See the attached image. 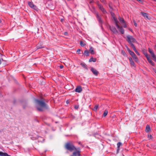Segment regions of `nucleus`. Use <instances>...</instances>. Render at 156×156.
<instances>
[{"label": "nucleus", "mask_w": 156, "mask_h": 156, "mask_svg": "<svg viewBox=\"0 0 156 156\" xmlns=\"http://www.w3.org/2000/svg\"><path fill=\"white\" fill-rule=\"evenodd\" d=\"M35 101L37 104V109L38 111H43L45 109H48L49 108V106L44 101L37 99Z\"/></svg>", "instance_id": "1"}, {"label": "nucleus", "mask_w": 156, "mask_h": 156, "mask_svg": "<svg viewBox=\"0 0 156 156\" xmlns=\"http://www.w3.org/2000/svg\"><path fill=\"white\" fill-rule=\"evenodd\" d=\"M65 147L66 149L72 151L73 150H76V148L71 143L68 142L66 143L65 145Z\"/></svg>", "instance_id": "2"}, {"label": "nucleus", "mask_w": 156, "mask_h": 156, "mask_svg": "<svg viewBox=\"0 0 156 156\" xmlns=\"http://www.w3.org/2000/svg\"><path fill=\"white\" fill-rule=\"evenodd\" d=\"M126 37V41L130 44L136 42V39L132 36L128 35Z\"/></svg>", "instance_id": "3"}, {"label": "nucleus", "mask_w": 156, "mask_h": 156, "mask_svg": "<svg viewBox=\"0 0 156 156\" xmlns=\"http://www.w3.org/2000/svg\"><path fill=\"white\" fill-rule=\"evenodd\" d=\"M97 4L99 9L102 12L103 14H105L107 13L106 10L104 8L102 5L100 4L99 1L97 2Z\"/></svg>", "instance_id": "4"}, {"label": "nucleus", "mask_w": 156, "mask_h": 156, "mask_svg": "<svg viewBox=\"0 0 156 156\" xmlns=\"http://www.w3.org/2000/svg\"><path fill=\"white\" fill-rule=\"evenodd\" d=\"M76 150V151L74 152L73 154L71 156H80V149L78 148Z\"/></svg>", "instance_id": "5"}, {"label": "nucleus", "mask_w": 156, "mask_h": 156, "mask_svg": "<svg viewBox=\"0 0 156 156\" xmlns=\"http://www.w3.org/2000/svg\"><path fill=\"white\" fill-rule=\"evenodd\" d=\"M28 4L29 6L35 10H37V7L36 6L34 5L32 2H28Z\"/></svg>", "instance_id": "6"}, {"label": "nucleus", "mask_w": 156, "mask_h": 156, "mask_svg": "<svg viewBox=\"0 0 156 156\" xmlns=\"http://www.w3.org/2000/svg\"><path fill=\"white\" fill-rule=\"evenodd\" d=\"M109 28L115 34H116L118 33L115 28L114 27L109 26Z\"/></svg>", "instance_id": "7"}, {"label": "nucleus", "mask_w": 156, "mask_h": 156, "mask_svg": "<svg viewBox=\"0 0 156 156\" xmlns=\"http://www.w3.org/2000/svg\"><path fill=\"white\" fill-rule=\"evenodd\" d=\"M95 14L96 16V17L98 20V21L99 23H101L102 22V20L101 19V16L100 15H99L98 13L97 12H96Z\"/></svg>", "instance_id": "8"}, {"label": "nucleus", "mask_w": 156, "mask_h": 156, "mask_svg": "<svg viewBox=\"0 0 156 156\" xmlns=\"http://www.w3.org/2000/svg\"><path fill=\"white\" fill-rule=\"evenodd\" d=\"M91 70L95 75L97 76L98 75V72L97 70L93 68H91Z\"/></svg>", "instance_id": "9"}, {"label": "nucleus", "mask_w": 156, "mask_h": 156, "mask_svg": "<svg viewBox=\"0 0 156 156\" xmlns=\"http://www.w3.org/2000/svg\"><path fill=\"white\" fill-rule=\"evenodd\" d=\"M75 91L77 92L80 93L82 91V88L81 86L77 87L75 89Z\"/></svg>", "instance_id": "10"}, {"label": "nucleus", "mask_w": 156, "mask_h": 156, "mask_svg": "<svg viewBox=\"0 0 156 156\" xmlns=\"http://www.w3.org/2000/svg\"><path fill=\"white\" fill-rule=\"evenodd\" d=\"M129 60L130 62V63L131 65L132 66H135V64L134 62L133 61V60L132 58L131 57L129 58Z\"/></svg>", "instance_id": "11"}, {"label": "nucleus", "mask_w": 156, "mask_h": 156, "mask_svg": "<svg viewBox=\"0 0 156 156\" xmlns=\"http://www.w3.org/2000/svg\"><path fill=\"white\" fill-rule=\"evenodd\" d=\"M0 156H11L8 155L7 153H4L2 151H0Z\"/></svg>", "instance_id": "12"}, {"label": "nucleus", "mask_w": 156, "mask_h": 156, "mask_svg": "<svg viewBox=\"0 0 156 156\" xmlns=\"http://www.w3.org/2000/svg\"><path fill=\"white\" fill-rule=\"evenodd\" d=\"M83 54L86 56H88L89 55V52L87 50H85L83 53Z\"/></svg>", "instance_id": "13"}, {"label": "nucleus", "mask_w": 156, "mask_h": 156, "mask_svg": "<svg viewBox=\"0 0 156 156\" xmlns=\"http://www.w3.org/2000/svg\"><path fill=\"white\" fill-rule=\"evenodd\" d=\"M97 59L96 58H94L93 57H91L89 60V62H96V61Z\"/></svg>", "instance_id": "14"}, {"label": "nucleus", "mask_w": 156, "mask_h": 156, "mask_svg": "<svg viewBox=\"0 0 156 156\" xmlns=\"http://www.w3.org/2000/svg\"><path fill=\"white\" fill-rule=\"evenodd\" d=\"M151 130V128L149 126L147 125L146 127L145 131L146 132H148Z\"/></svg>", "instance_id": "15"}, {"label": "nucleus", "mask_w": 156, "mask_h": 156, "mask_svg": "<svg viewBox=\"0 0 156 156\" xmlns=\"http://www.w3.org/2000/svg\"><path fill=\"white\" fill-rule=\"evenodd\" d=\"M118 28L119 29V31L122 34H124V30L122 27H120L119 26V28Z\"/></svg>", "instance_id": "16"}, {"label": "nucleus", "mask_w": 156, "mask_h": 156, "mask_svg": "<svg viewBox=\"0 0 156 156\" xmlns=\"http://www.w3.org/2000/svg\"><path fill=\"white\" fill-rule=\"evenodd\" d=\"M43 48H44V46L41 43H38L37 45V49H40Z\"/></svg>", "instance_id": "17"}, {"label": "nucleus", "mask_w": 156, "mask_h": 156, "mask_svg": "<svg viewBox=\"0 0 156 156\" xmlns=\"http://www.w3.org/2000/svg\"><path fill=\"white\" fill-rule=\"evenodd\" d=\"M118 19L120 21L122 22V23H125V21H124L123 18L119 17H118Z\"/></svg>", "instance_id": "18"}, {"label": "nucleus", "mask_w": 156, "mask_h": 156, "mask_svg": "<svg viewBox=\"0 0 156 156\" xmlns=\"http://www.w3.org/2000/svg\"><path fill=\"white\" fill-rule=\"evenodd\" d=\"M81 66H82L85 69H88L87 66L85 63H81L80 64Z\"/></svg>", "instance_id": "19"}, {"label": "nucleus", "mask_w": 156, "mask_h": 156, "mask_svg": "<svg viewBox=\"0 0 156 156\" xmlns=\"http://www.w3.org/2000/svg\"><path fill=\"white\" fill-rule=\"evenodd\" d=\"M148 51L151 54L152 56H154V55H155L154 52L153 51V50L150 49L149 48H148Z\"/></svg>", "instance_id": "20"}, {"label": "nucleus", "mask_w": 156, "mask_h": 156, "mask_svg": "<svg viewBox=\"0 0 156 156\" xmlns=\"http://www.w3.org/2000/svg\"><path fill=\"white\" fill-rule=\"evenodd\" d=\"M89 51H90V53L91 54H94V49L93 48L91 47H90V49H89Z\"/></svg>", "instance_id": "21"}, {"label": "nucleus", "mask_w": 156, "mask_h": 156, "mask_svg": "<svg viewBox=\"0 0 156 156\" xmlns=\"http://www.w3.org/2000/svg\"><path fill=\"white\" fill-rule=\"evenodd\" d=\"M141 14L144 17H146L147 18H148V14L147 13L144 12H141Z\"/></svg>", "instance_id": "22"}, {"label": "nucleus", "mask_w": 156, "mask_h": 156, "mask_svg": "<svg viewBox=\"0 0 156 156\" xmlns=\"http://www.w3.org/2000/svg\"><path fill=\"white\" fill-rule=\"evenodd\" d=\"M132 57L136 62H139V60H138L136 56V55H134Z\"/></svg>", "instance_id": "23"}, {"label": "nucleus", "mask_w": 156, "mask_h": 156, "mask_svg": "<svg viewBox=\"0 0 156 156\" xmlns=\"http://www.w3.org/2000/svg\"><path fill=\"white\" fill-rule=\"evenodd\" d=\"M148 62L152 66H154V63L151 60L150 58V59H149L147 60Z\"/></svg>", "instance_id": "24"}, {"label": "nucleus", "mask_w": 156, "mask_h": 156, "mask_svg": "<svg viewBox=\"0 0 156 156\" xmlns=\"http://www.w3.org/2000/svg\"><path fill=\"white\" fill-rule=\"evenodd\" d=\"M108 113V111L107 110H105L103 114V115L104 117H105L107 115Z\"/></svg>", "instance_id": "25"}, {"label": "nucleus", "mask_w": 156, "mask_h": 156, "mask_svg": "<svg viewBox=\"0 0 156 156\" xmlns=\"http://www.w3.org/2000/svg\"><path fill=\"white\" fill-rule=\"evenodd\" d=\"M115 23L116 25V26L117 27V28H119V26L118 24V23H119L118 21L117 20L115 22Z\"/></svg>", "instance_id": "26"}, {"label": "nucleus", "mask_w": 156, "mask_h": 156, "mask_svg": "<svg viewBox=\"0 0 156 156\" xmlns=\"http://www.w3.org/2000/svg\"><path fill=\"white\" fill-rule=\"evenodd\" d=\"M130 44L131 46L132 47V48H133V50H134V51H135L136 50V48L135 47L133 43H131Z\"/></svg>", "instance_id": "27"}, {"label": "nucleus", "mask_w": 156, "mask_h": 156, "mask_svg": "<svg viewBox=\"0 0 156 156\" xmlns=\"http://www.w3.org/2000/svg\"><path fill=\"white\" fill-rule=\"evenodd\" d=\"M147 137L149 140H150V139L152 140L153 138L152 136V135L151 134L148 135Z\"/></svg>", "instance_id": "28"}, {"label": "nucleus", "mask_w": 156, "mask_h": 156, "mask_svg": "<svg viewBox=\"0 0 156 156\" xmlns=\"http://www.w3.org/2000/svg\"><path fill=\"white\" fill-rule=\"evenodd\" d=\"M80 44L82 46H84L86 45V44H84L83 41H80Z\"/></svg>", "instance_id": "29"}, {"label": "nucleus", "mask_w": 156, "mask_h": 156, "mask_svg": "<svg viewBox=\"0 0 156 156\" xmlns=\"http://www.w3.org/2000/svg\"><path fill=\"white\" fill-rule=\"evenodd\" d=\"M129 53L131 55L132 57L135 55V53L131 51H130V52Z\"/></svg>", "instance_id": "30"}, {"label": "nucleus", "mask_w": 156, "mask_h": 156, "mask_svg": "<svg viewBox=\"0 0 156 156\" xmlns=\"http://www.w3.org/2000/svg\"><path fill=\"white\" fill-rule=\"evenodd\" d=\"M98 108V105H95L94 107V108H93V110H94V111H96L97 110V108Z\"/></svg>", "instance_id": "31"}, {"label": "nucleus", "mask_w": 156, "mask_h": 156, "mask_svg": "<svg viewBox=\"0 0 156 156\" xmlns=\"http://www.w3.org/2000/svg\"><path fill=\"white\" fill-rule=\"evenodd\" d=\"M121 53L123 55H124V56H126V54L125 52L124 51L122 50L121 51Z\"/></svg>", "instance_id": "32"}, {"label": "nucleus", "mask_w": 156, "mask_h": 156, "mask_svg": "<svg viewBox=\"0 0 156 156\" xmlns=\"http://www.w3.org/2000/svg\"><path fill=\"white\" fill-rule=\"evenodd\" d=\"M122 145V144L120 142H118L117 144V147L118 148H119L120 146Z\"/></svg>", "instance_id": "33"}, {"label": "nucleus", "mask_w": 156, "mask_h": 156, "mask_svg": "<svg viewBox=\"0 0 156 156\" xmlns=\"http://www.w3.org/2000/svg\"><path fill=\"white\" fill-rule=\"evenodd\" d=\"M153 58V60L155 62H156V57L155 55H154V56H152Z\"/></svg>", "instance_id": "34"}, {"label": "nucleus", "mask_w": 156, "mask_h": 156, "mask_svg": "<svg viewBox=\"0 0 156 156\" xmlns=\"http://www.w3.org/2000/svg\"><path fill=\"white\" fill-rule=\"evenodd\" d=\"M133 23H134V26H135V27H136V26H137V24L136 23V22L134 20H133Z\"/></svg>", "instance_id": "35"}, {"label": "nucleus", "mask_w": 156, "mask_h": 156, "mask_svg": "<svg viewBox=\"0 0 156 156\" xmlns=\"http://www.w3.org/2000/svg\"><path fill=\"white\" fill-rule=\"evenodd\" d=\"M134 51L135 52V53L137 55H140V54L139 52L137 51L136 50Z\"/></svg>", "instance_id": "36"}, {"label": "nucleus", "mask_w": 156, "mask_h": 156, "mask_svg": "<svg viewBox=\"0 0 156 156\" xmlns=\"http://www.w3.org/2000/svg\"><path fill=\"white\" fill-rule=\"evenodd\" d=\"M146 57L147 60L148 59H150V58L149 57L148 55V54H146V55H145V56Z\"/></svg>", "instance_id": "37"}, {"label": "nucleus", "mask_w": 156, "mask_h": 156, "mask_svg": "<svg viewBox=\"0 0 156 156\" xmlns=\"http://www.w3.org/2000/svg\"><path fill=\"white\" fill-rule=\"evenodd\" d=\"M126 49H127V51H128L129 53L130 52V51H131V50H130L128 48V47L127 46H126Z\"/></svg>", "instance_id": "38"}, {"label": "nucleus", "mask_w": 156, "mask_h": 156, "mask_svg": "<svg viewBox=\"0 0 156 156\" xmlns=\"http://www.w3.org/2000/svg\"><path fill=\"white\" fill-rule=\"evenodd\" d=\"M80 49H78L77 50L76 52H77V53L78 54H79L80 53Z\"/></svg>", "instance_id": "39"}, {"label": "nucleus", "mask_w": 156, "mask_h": 156, "mask_svg": "<svg viewBox=\"0 0 156 156\" xmlns=\"http://www.w3.org/2000/svg\"><path fill=\"white\" fill-rule=\"evenodd\" d=\"M101 0V1L103 3H105V0Z\"/></svg>", "instance_id": "40"}, {"label": "nucleus", "mask_w": 156, "mask_h": 156, "mask_svg": "<svg viewBox=\"0 0 156 156\" xmlns=\"http://www.w3.org/2000/svg\"><path fill=\"white\" fill-rule=\"evenodd\" d=\"M124 24L123 27L125 28H126L127 27V26L126 24V22H125V23H123Z\"/></svg>", "instance_id": "41"}, {"label": "nucleus", "mask_w": 156, "mask_h": 156, "mask_svg": "<svg viewBox=\"0 0 156 156\" xmlns=\"http://www.w3.org/2000/svg\"><path fill=\"white\" fill-rule=\"evenodd\" d=\"M139 2L141 3H143V1L142 0H136Z\"/></svg>", "instance_id": "42"}, {"label": "nucleus", "mask_w": 156, "mask_h": 156, "mask_svg": "<svg viewBox=\"0 0 156 156\" xmlns=\"http://www.w3.org/2000/svg\"><path fill=\"white\" fill-rule=\"evenodd\" d=\"M113 19L115 21V22L116 20H117V19L115 17H113Z\"/></svg>", "instance_id": "43"}, {"label": "nucleus", "mask_w": 156, "mask_h": 156, "mask_svg": "<svg viewBox=\"0 0 156 156\" xmlns=\"http://www.w3.org/2000/svg\"><path fill=\"white\" fill-rule=\"evenodd\" d=\"M113 19L115 21V22L116 20H117V19L115 17H113Z\"/></svg>", "instance_id": "44"}, {"label": "nucleus", "mask_w": 156, "mask_h": 156, "mask_svg": "<svg viewBox=\"0 0 156 156\" xmlns=\"http://www.w3.org/2000/svg\"><path fill=\"white\" fill-rule=\"evenodd\" d=\"M63 67L64 66H63V65H60V69H62L63 68Z\"/></svg>", "instance_id": "45"}, {"label": "nucleus", "mask_w": 156, "mask_h": 156, "mask_svg": "<svg viewBox=\"0 0 156 156\" xmlns=\"http://www.w3.org/2000/svg\"><path fill=\"white\" fill-rule=\"evenodd\" d=\"M109 8L111 9H112V7L110 5H109Z\"/></svg>", "instance_id": "46"}, {"label": "nucleus", "mask_w": 156, "mask_h": 156, "mask_svg": "<svg viewBox=\"0 0 156 156\" xmlns=\"http://www.w3.org/2000/svg\"><path fill=\"white\" fill-rule=\"evenodd\" d=\"M89 1H90V3H91L93 1V0H89Z\"/></svg>", "instance_id": "47"}, {"label": "nucleus", "mask_w": 156, "mask_h": 156, "mask_svg": "<svg viewBox=\"0 0 156 156\" xmlns=\"http://www.w3.org/2000/svg\"><path fill=\"white\" fill-rule=\"evenodd\" d=\"M67 34H68L67 32H65L64 33L65 35H67Z\"/></svg>", "instance_id": "48"}, {"label": "nucleus", "mask_w": 156, "mask_h": 156, "mask_svg": "<svg viewBox=\"0 0 156 156\" xmlns=\"http://www.w3.org/2000/svg\"><path fill=\"white\" fill-rule=\"evenodd\" d=\"M144 55H145H145H146V54H147V52H145L144 53Z\"/></svg>", "instance_id": "49"}, {"label": "nucleus", "mask_w": 156, "mask_h": 156, "mask_svg": "<svg viewBox=\"0 0 156 156\" xmlns=\"http://www.w3.org/2000/svg\"><path fill=\"white\" fill-rule=\"evenodd\" d=\"M75 108L76 109H77L78 108V107L77 106H75Z\"/></svg>", "instance_id": "50"}, {"label": "nucleus", "mask_w": 156, "mask_h": 156, "mask_svg": "<svg viewBox=\"0 0 156 156\" xmlns=\"http://www.w3.org/2000/svg\"><path fill=\"white\" fill-rule=\"evenodd\" d=\"M154 72L156 74V70H154Z\"/></svg>", "instance_id": "51"}, {"label": "nucleus", "mask_w": 156, "mask_h": 156, "mask_svg": "<svg viewBox=\"0 0 156 156\" xmlns=\"http://www.w3.org/2000/svg\"><path fill=\"white\" fill-rule=\"evenodd\" d=\"M154 48H155V49H156V45H155V46H154Z\"/></svg>", "instance_id": "52"}, {"label": "nucleus", "mask_w": 156, "mask_h": 156, "mask_svg": "<svg viewBox=\"0 0 156 156\" xmlns=\"http://www.w3.org/2000/svg\"><path fill=\"white\" fill-rule=\"evenodd\" d=\"M2 22V20L1 19H0V23H1Z\"/></svg>", "instance_id": "53"}, {"label": "nucleus", "mask_w": 156, "mask_h": 156, "mask_svg": "<svg viewBox=\"0 0 156 156\" xmlns=\"http://www.w3.org/2000/svg\"><path fill=\"white\" fill-rule=\"evenodd\" d=\"M111 13L112 15V14H113V13L112 12H111Z\"/></svg>", "instance_id": "54"}]
</instances>
